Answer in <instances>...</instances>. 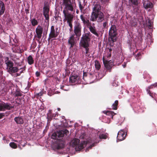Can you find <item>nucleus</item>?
<instances>
[{
  "instance_id": "nucleus-5",
  "label": "nucleus",
  "mask_w": 157,
  "mask_h": 157,
  "mask_svg": "<svg viewBox=\"0 0 157 157\" xmlns=\"http://www.w3.org/2000/svg\"><path fill=\"white\" fill-rule=\"evenodd\" d=\"M5 63L7 66V69L10 73H15L17 72L18 69L16 67H13V63L9 61H6Z\"/></svg>"
},
{
  "instance_id": "nucleus-35",
  "label": "nucleus",
  "mask_w": 157,
  "mask_h": 157,
  "mask_svg": "<svg viewBox=\"0 0 157 157\" xmlns=\"http://www.w3.org/2000/svg\"><path fill=\"white\" fill-rule=\"evenodd\" d=\"M95 145V144H92L89 147V148H91L92 147L94 146Z\"/></svg>"
},
{
  "instance_id": "nucleus-19",
  "label": "nucleus",
  "mask_w": 157,
  "mask_h": 157,
  "mask_svg": "<svg viewBox=\"0 0 157 157\" xmlns=\"http://www.w3.org/2000/svg\"><path fill=\"white\" fill-rule=\"evenodd\" d=\"M49 9L48 7H45L44 8V14L47 20H48L49 19Z\"/></svg>"
},
{
  "instance_id": "nucleus-9",
  "label": "nucleus",
  "mask_w": 157,
  "mask_h": 157,
  "mask_svg": "<svg viewBox=\"0 0 157 157\" xmlns=\"http://www.w3.org/2000/svg\"><path fill=\"white\" fill-rule=\"evenodd\" d=\"M127 135V133L123 130H121L118 132L117 136V140L121 141L124 140Z\"/></svg>"
},
{
  "instance_id": "nucleus-18",
  "label": "nucleus",
  "mask_w": 157,
  "mask_h": 157,
  "mask_svg": "<svg viewBox=\"0 0 157 157\" xmlns=\"http://www.w3.org/2000/svg\"><path fill=\"white\" fill-rule=\"evenodd\" d=\"M144 6L145 9H151L152 8L153 5L152 3L147 0L144 2Z\"/></svg>"
},
{
  "instance_id": "nucleus-22",
  "label": "nucleus",
  "mask_w": 157,
  "mask_h": 157,
  "mask_svg": "<svg viewBox=\"0 0 157 157\" xmlns=\"http://www.w3.org/2000/svg\"><path fill=\"white\" fill-rule=\"evenodd\" d=\"M80 17L82 21L84 24L87 25L88 24L89 21L87 19H85L82 15H81Z\"/></svg>"
},
{
  "instance_id": "nucleus-38",
  "label": "nucleus",
  "mask_w": 157,
  "mask_h": 157,
  "mask_svg": "<svg viewBox=\"0 0 157 157\" xmlns=\"http://www.w3.org/2000/svg\"><path fill=\"white\" fill-rule=\"evenodd\" d=\"M106 23L105 22L103 24V25L104 27H105L106 26Z\"/></svg>"
},
{
  "instance_id": "nucleus-39",
  "label": "nucleus",
  "mask_w": 157,
  "mask_h": 157,
  "mask_svg": "<svg viewBox=\"0 0 157 157\" xmlns=\"http://www.w3.org/2000/svg\"><path fill=\"white\" fill-rule=\"evenodd\" d=\"M147 25H148V26H151V24L150 23H149V24H147Z\"/></svg>"
},
{
  "instance_id": "nucleus-27",
  "label": "nucleus",
  "mask_w": 157,
  "mask_h": 157,
  "mask_svg": "<svg viewBox=\"0 0 157 157\" xmlns=\"http://www.w3.org/2000/svg\"><path fill=\"white\" fill-rule=\"evenodd\" d=\"M118 104V101H115L114 103L112 105L113 109L116 110L117 109V106Z\"/></svg>"
},
{
  "instance_id": "nucleus-8",
  "label": "nucleus",
  "mask_w": 157,
  "mask_h": 157,
  "mask_svg": "<svg viewBox=\"0 0 157 157\" xmlns=\"http://www.w3.org/2000/svg\"><path fill=\"white\" fill-rule=\"evenodd\" d=\"M98 15V5H95L93 9V11L92 13L90 19L92 21H95Z\"/></svg>"
},
{
  "instance_id": "nucleus-1",
  "label": "nucleus",
  "mask_w": 157,
  "mask_h": 157,
  "mask_svg": "<svg viewBox=\"0 0 157 157\" xmlns=\"http://www.w3.org/2000/svg\"><path fill=\"white\" fill-rule=\"evenodd\" d=\"M70 144L73 147H75L76 151H79L81 150L86 145L87 142L83 141L80 143L79 139H75L72 140Z\"/></svg>"
},
{
  "instance_id": "nucleus-6",
  "label": "nucleus",
  "mask_w": 157,
  "mask_h": 157,
  "mask_svg": "<svg viewBox=\"0 0 157 157\" xmlns=\"http://www.w3.org/2000/svg\"><path fill=\"white\" fill-rule=\"evenodd\" d=\"M116 29L115 25H112L109 31V35L111 40L114 42L116 40Z\"/></svg>"
},
{
  "instance_id": "nucleus-25",
  "label": "nucleus",
  "mask_w": 157,
  "mask_h": 157,
  "mask_svg": "<svg viewBox=\"0 0 157 157\" xmlns=\"http://www.w3.org/2000/svg\"><path fill=\"white\" fill-rule=\"evenodd\" d=\"M14 120L17 124H22L23 122L22 118H14Z\"/></svg>"
},
{
  "instance_id": "nucleus-37",
  "label": "nucleus",
  "mask_w": 157,
  "mask_h": 157,
  "mask_svg": "<svg viewBox=\"0 0 157 157\" xmlns=\"http://www.w3.org/2000/svg\"><path fill=\"white\" fill-rule=\"evenodd\" d=\"M36 75L37 76H38L40 75V73L39 72H37L36 73Z\"/></svg>"
},
{
  "instance_id": "nucleus-47",
  "label": "nucleus",
  "mask_w": 157,
  "mask_h": 157,
  "mask_svg": "<svg viewBox=\"0 0 157 157\" xmlns=\"http://www.w3.org/2000/svg\"><path fill=\"white\" fill-rule=\"evenodd\" d=\"M7 143H8V142H7Z\"/></svg>"
},
{
  "instance_id": "nucleus-44",
  "label": "nucleus",
  "mask_w": 157,
  "mask_h": 157,
  "mask_svg": "<svg viewBox=\"0 0 157 157\" xmlns=\"http://www.w3.org/2000/svg\"><path fill=\"white\" fill-rule=\"evenodd\" d=\"M60 109L59 108H58V110L59 111L60 110Z\"/></svg>"
},
{
  "instance_id": "nucleus-43",
  "label": "nucleus",
  "mask_w": 157,
  "mask_h": 157,
  "mask_svg": "<svg viewBox=\"0 0 157 157\" xmlns=\"http://www.w3.org/2000/svg\"><path fill=\"white\" fill-rule=\"evenodd\" d=\"M17 76H18L20 75V74H18V73H17Z\"/></svg>"
},
{
  "instance_id": "nucleus-29",
  "label": "nucleus",
  "mask_w": 157,
  "mask_h": 157,
  "mask_svg": "<svg viewBox=\"0 0 157 157\" xmlns=\"http://www.w3.org/2000/svg\"><path fill=\"white\" fill-rule=\"evenodd\" d=\"M90 31L94 34H95V35L98 36V34L96 32V31L92 27H90Z\"/></svg>"
},
{
  "instance_id": "nucleus-16",
  "label": "nucleus",
  "mask_w": 157,
  "mask_h": 157,
  "mask_svg": "<svg viewBox=\"0 0 157 157\" xmlns=\"http://www.w3.org/2000/svg\"><path fill=\"white\" fill-rule=\"evenodd\" d=\"M113 49V47H110V48L108 47V46L107 45L105 50V55L103 57L106 56V59H107L109 57L111 56V52Z\"/></svg>"
},
{
  "instance_id": "nucleus-36",
  "label": "nucleus",
  "mask_w": 157,
  "mask_h": 157,
  "mask_svg": "<svg viewBox=\"0 0 157 157\" xmlns=\"http://www.w3.org/2000/svg\"><path fill=\"white\" fill-rule=\"evenodd\" d=\"M4 116V115L2 113H0V118H2Z\"/></svg>"
},
{
  "instance_id": "nucleus-10",
  "label": "nucleus",
  "mask_w": 157,
  "mask_h": 157,
  "mask_svg": "<svg viewBox=\"0 0 157 157\" xmlns=\"http://www.w3.org/2000/svg\"><path fill=\"white\" fill-rule=\"evenodd\" d=\"M103 59L105 67L108 69H110L113 65V61L111 60L108 61V59H106V56L105 57H103Z\"/></svg>"
},
{
  "instance_id": "nucleus-2",
  "label": "nucleus",
  "mask_w": 157,
  "mask_h": 157,
  "mask_svg": "<svg viewBox=\"0 0 157 157\" xmlns=\"http://www.w3.org/2000/svg\"><path fill=\"white\" fill-rule=\"evenodd\" d=\"M90 40L88 35L85 34L83 35L80 43V44L81 46L85 48L86 53H88V51L87 47L89 46Z\"/></svg>"
},
{
  "instance_id": "nucleus-15",
  "label": "nucleus",
  "mask_w": 157,
  "mask_h": 157,
  "mask_svg": "<svg viewBox=\"0 0 157 157\" xmlns=\"http://www.w3.org/2000/svg\"><path fill=\"white\" fill-rule=\"evenodd\" d=\"M63 3L65 5V9L71 11L73 10V7L71 4L70 0H63Z\"/></svg>"
},
{
  "instance_id": "nucleus-42",
  "label": "nucleus",
  "mask_w": 157,
  "mask_h": 157,
  "mask_svg": "<svg viewBox=\"0 0 157 157\" xmlns=\"http://www.w3.org/2000/svg\"><path fill=\"white\" fill-rule=\"evenodd\" d=\"M3 1L6 2L7 0H2Z\"/></svg>"
},
{
  "instance_id": "nucleus-45",
  "label": "nucleus",
  "mask_w": 157,
  "mask_h": 157,
  "mask_svg": "<svg viewBox=\"0 0 157 157\" xmlns=\"http://www.w3.org/2000/svg\"><path fill=\"white\" fill-rule=\"evenodd\" d=\"M123 67H125V65H124L123 66Z\"/></svg>"
},
{
  "instance_id": "nucleus-14",
  "label": "nucleus",
  "mask_w": 157,
  "mask_h": 157,
  "mask_svg": "<svg viewBox=\"0 0 157 157\" xmlns=\"http://www.w3.org/2000/svg\"><path fill=\"white\" fill-rule=\"evenodd\" d=\"M43 29L40 26L38 25L36 29V37L39 39H40L42 36L43 33Z\"/></svg>"
},
{
  "instance_id": "nucleus-32",
  "label": "nucleus",
  "mask_w": 157,
  "mask_h": 157,
  "mask_svg": "<svg viewBox=\"0 0 157 157\" xmlns=\"http://www.w3.org/2000/svg\"><path fill=\"white\" fill-rule=\"evenodd\" d=\"M98 61H96L95 62V66L96 68H98Z\"/></svg>"
},
{
  "instance_id": "nucleus-21",
  "label": "nucleus",
  "mask_w": 157,
  "mask_h": 157,
  "mask_svg": "<svg viewBox=\"0 0 157 157\" xmlns=\"http://www.w3.org/2000/svg\"><path fill=\"white\" fill-rule=\"evenodd\" d=\"M78 78V77L77 76H72L70 77V80L71 82L74 83L76 82Z\"/></svg>"
},
{
  "instance_id": "nucleus-7",
  "label": "nucleus",
  "mask_w": 157,
  "mask_h": 157,
  "mask_svg": "<svg viewBox=\"0 0 157 157\" xmlns=\"http://www.w3.org/2000/svg\"><path fill=\"white\" fill-rule=\"evenodd\" d=\"M81 27L79 23H77L74 26V31L75 35L77 36V39L79 40V37L81 36Z\"/></svg>"
},
{
  "instance_id": "nucleus-31",
  "label": "nucleus",
  "mask_w": 157,
  "mask_h": 157,
  "mask_svg": "<svg viewBox=\"0 0 157 157\" xmlns=\"http://www.w3.org/2000/svg\"><path fill=\"white\" fill-rule=\"evenodd\" d=\"M129 1L133 4H136L138 0H129Z\"/></svg>"
},
{
  "instance_id": "nucleus-4",
  "label": "nucleus",
  "mask_w": 157,
  "mask_h": 157,
  "mask_svg": "<svg viewBox=\"0 0 157 157\" xmlns=\"http://www.w3.org/2000/svg\"><path fill=\"white\" fill-rule=\"evenodd\" d=\"M63 13L65 17L64 20L67 21V22L70 27L71 29L72 28V21L73 18V15L71 14L67 13V11L64 10L63 11Z\"/></svg>"
},
{
  "instance_id": "nucleus-17",
  "label": "nucleus",
  "mask_w": 157,
  "mask_h": 157,
  "mask_svg": "<svg viewBox=\"0 0 157 157\" xmlns=\"http://www.w3.org/2000/svg\"><path fill=\"white\" fill-rule=\"evenodd\" d=\"M11 107L8 104L5 103H0V111H4L6 109H10Z\"/></svg>"
},
{
  "instance_id": "nucleus-46",
  "label": "nucleus",
  "mask_w": 157,
  "mask_h": 157,
  "mask_svg": "<svg viewBox=\"0 0 157 157\" xmlns=\"http://www.w3.org/2000/svg\"><path fill=\"white\" fill-rule=\"evenodd\" d=\"M13 140V141H15V142L17 141H16V140Z\"/></svg>"
},
{
  "instance_id": "nucleus-12",
  "label": "nucleus",
  "mask_w": 157,
  "mask_h": 157,
  "mask_svg": "<svg viewBox=\"0 0 157 157\" xmlns=\"http://www.w3.org/2000/svg\"><path fill=\"white\" fill-rule=\"evenodd\" d=\"M57 31L58 28H56L54 29V26H52L51 27V31L49 34L50 37L53 38L56 37L59 33Z\"/></svg>"
},
{
  "instance_id": "nucleus-23",
  "label": "nucleus",
  "mask_w": 157,
  "mask_h": 157,
  "mask_svg": "<svg viewBox=\"0 0 157 157\" xmlns=\"http://www.w3.org/2000/svg\"><path fill=\"white\" fill-rule=\"evenodd\" d=\"M28 61L30 65H31L33 63L34 60L31 56H29L28 57Z\"/></svg>"
},
{
  "instance_id": "nucleus-13",
  "label": "nucleus",
  "mask_w": 157,
  "mask_h": 157,
  "mask_svg": "<svg viewBox=\"0 0 157 157\" xmlns=\"http://www.w3.org/2000/svg\"><path fill=\"white\" fill-rule=\"evenodd\" d=\"M74 36V35H72L68 40V43L69 45L70 46L71 49L75 46L76 39H75Z\"/></svg>"
},
{
  "instance_id": "nucleus-3",
  "label": "nucleus",
  "mask_w": 157,
  "mask_h": 157,
  "mask_svg": "<svg viewBox=\"0 0 157 157\" xmlns=\"http://www.w3.org/2000/svg\"><path fill=\"white\" fill-rule=\"evenodd\" d=\"M69 133V131L66 129L59 131L53 133L51 136L52 138L54 139H58V138L63 137L64 134Z\"/></svg>"
},
{
  "instance_id": "nucleus-40",
  "label": "nucleus",
  "mask_w": 157,
  "mask_h": 157,
  "mask_svg": "<svg viewBox=\"0 0 157 157\" xmlns=\"http://www.w3.org/2000/svg\"><path fill=\"white\" fill-rule=\"evenodd\" d=\"M101 2H104L106 1V0H101Z\"/></svg>"
},
{
  "instance_id": "nucleus-41",
  "label": "nucleus",
  "mask_w": 157,
  "mask_h": 157,
  "mask_svg": "<svg viewBox=\"0 0 157 157\" xmlns=\"http://www.w3.org/2000/svg\"><path fill=\"white\" fill-rule=\"evenodd\" d=\"M51 112V111L50 110L49 111V112H48V114L49 113H50Z\"/></svg>"
},
{
  "instance_id": "nucleus-20",
  "label": "nucleus",
  "mask_w": 157,
  "mask_h": 157,
  "mask_svg": "<svg viewBox=\"0 0 157 157\" xmlns=\"http://www.w3.org/2000/svg\"><path fill=\"white\" fill-rule=\"evenodd\" d=\"M5 10L4 4L2 1H0V15L4 13Z\"/></svg>"
},
{
  "instance_id": "nucleus-28",
  "label": "nucleus",
  "mask_w": 157,
  "mask_h": 157,
  "mask_svg": "<svg viewBox=\"0 0 157 157\" xmlns=\"http://www.w3.org/2000/svg\"><path fill=\"white\" fill-rule=\"evenodd\" d=\"M31 23L33 26H35L37 24V21L35 19H33L32 20Z\"/></svg>"
},
{
  "instance_id": "nucleus-26",
  "label": "nucleus",
  "mask_w": 157,
  "mask_h": 157,
  "mask_svg": "<svg viewBox=\"0 0 157 157\" xmlns=\"http://www.w3.org/2000/svg\"><path fill=\"white\" fill-rule=\"evenodd\" d=\"M9 145L13 149H16L17 147V144L14 142H11Z\"/></svg>"
},
{
  "instance_id": "nucleus-30",
  "label": "nucleus",
  "mask_w": 157,
  "mask_h": 157,
  "mask_svg": "<svg viewBox=\"0 0 157 157\" xmlns=\"http://www.w3.org/2000/svg\"><path fill=\"white\" fill-rule=\"evenodd\" d=\"M103 13L101 12H99V17L101 21L103 19Z\"/></svg>"
},
{
  "instance_id": "nucleus-24",
  "label": "nucleus",
  "mask_w": 157,
  "mask_h": 157,
  "mask_svg": "<svg viewBox=\"0 0 157 157\" xmlns=\"http://www.w3.org/2000/svg\"><path fill=\"white\" fill-rule=\"evenodd\" d=\"M103 112L106 114L107 115H110L112 117H113V116L115 115V113L112 112L108 111H103Z\"/></svg>"
},
{
  "instance_id": "nucleus-34",
  "label": "nucleus",
  "mask_w": 157,
  "mask_h": 157,
  "mask_svg": "<svg viewBox=\"0 0 157 157\" xmlns=\"http://www.w3.org/2000/svg\"><path fill=\"white\" fill-rule=\"evenodd\" d=\"M64 145L63 144H62L61 146H58V148H63V147Z\"/></svg>"
},
{
  "instance_id": "nucleus-33",
  "label": "nucleus",
  "mask_w": 157,
  "mask_h": 157,
  "mask_svg": "<svg viewBox=\"0 0 157 157\" xmlns=\"http://www.w3.org/2000/svg\"><path fill=\"white\" fill-rule=\"evenodd\" d=\"M42 94H43V93L41 92H40V93L37 94V95L38 97L39 96H41L42 95Z\"/></svg>"
},
{
  "instance_id": "nucleus-11",
  "label": "nucleus",
  "mask_w": 157,
  "mask_h": 157,
  "mask_svg": "<svg viewBox=\"0 0 157 157\" xmlns=\"http://www.w3.org/2000/svg\"><path fill=\"white\" fill-rule=\"evenodd\" d=\"M109 138V134L107 132H104L99 131V143L102 140H106Z\"/></svg>"
}]
</instances>
